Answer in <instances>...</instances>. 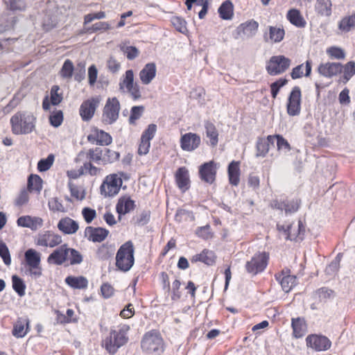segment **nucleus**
<instances>
[{"instance_id":"obj_46","label":"nucleus","mask_w":355,"mask_h":355,"mask_svg":"<svg viewBox=\"0 0 355 355\" xmlns=\"http://www.w3.org/2000/svg\"><path fill=\"white\" fill-rule=\"evenodd\" d=\"M134 83V73L132 69L125 71L124 78L119 83V89L124 92V88L126 89L133 85Z\"/></svg>"},{"instance_id":"obj_12","label":"nucleus","mask_w":355,"mask_h":355,"mask_svg":"<svg viewBox=\"0 0 355 355\" xmlns=\"http://www.w3.org/2000/svg\"><path fill=\"white\" fill-rule=\"evenodd\" d=\"M306 345L315 351L321 352L329 349L331 346L330 340L324 336L317 334H311L306 338Z\"/></svg>"},{"instance_id":"obj_17","label":"nucleus","mask_w":355,"mask_h":355,"mask_svg":"<svg viewBox=\"0 0 355 355\" xmlns=\"http://www.w3.org/2000/svg\"><path fill=\"white\" fill-rule=\"evenodd\" d=\"M290 270H284L281 273L275 275V279L281 284L282 290L288 293L292 288L296 284V277L295 275H289Z\"/></svg>"},{"instance_id":"obj_25","label":"nucleus","mask_w":355,"mask_h":355,"mask_svg":"<svg viewBox=\"0 0 355 355\" xmlns=\"http://www.w3.org/2000/svg\"><path fill=\"white\" fill-rule=\"evenodd\" d=\"M156 65L153 62L146 64L139 72V78L141 83L148 85L151 83L156 75Z\"/></svg>"},{"instance_id":"obj_27","label":"nucleus","mask_w":355,"mask_h":355,"mask_svg":"<svg viewBox=\"0 0 355 355\" xmlns=\"http://www.w3.org/2000/svg\"><path fill=\"white\" fill-rule=\"evenodd\" d=\"M135 207V202L130 198L123 196L119 199L116 205V212L119 214V219H121V216L124 215Z\"/></svg>"},{"instance_id":"obj_28","label":"nucleus","mask_w":355,"mask_h":355,"mask_svg":"<svg viewBox=\"0 0 355 355\" xmlns=\"http://www.w3.org/2000/svg\"><path fill=\"white\" fill-rule=\"evenodd\" d=\"M175 180L178 187L182 191H186L189 188V171L185 167H180L175 173Z\"/></svg>"},{"instance_id":"obj_10","label":"nucleus","mask_w":355,"mask_h":355,"mask_svg":"<svg viewBox=\"0 0 355 355\" xmlns=\"http://www.w3.org/2000/svg\"><path fill=\"white\" fill-rule=\"evenodd\" d=\"M100 96H95L83 102L80 107V115L85 121H89L94 116L101 102Z\"/></svg>"},{"instance_id":"obj_5","label":"nucleus","mask_w":355,"mask_h":355,"mask_svg":"<svg viewBox=\"0 0 355 355\" xmlns=\"http://www.w3.org/2000/svg\"><path fill=\"white\" fill-rule=\"evenodd\" d=\"M120 110L121 105L117 98H108L103 110V122L107 125L115 123L119 119Z\"/></svg>"},{"instance_id":"obj_36","label":"nucleus","mask_w":355,"mask_h":355,"mask_svg":"<svg viewBox=\"0 0 355 355\" xmlns=\"http://www.w3.org/2000/svg\"><path fill=\"white\" fill-rule=\"evenodd\" d=\"M288 21L298 28L305 27L306 22L300 12L297 9H291L287 13Z\"/></svg>"},{"instance_id":"obj_42","label":"nucleus","mask_w":355,"mask_h":355,"mask_svg":"<svg viewBox=\"0 0 355 355\" xmlns=\"http://www.w3.org/2000/svg\"><path fill=\"white\" fill-rule=\"evenodd\" d=\"M103 150L101 148L96 147L95 148L89 149L87 153V158L90 161H93L97 164H103Z\"/></svg>"},{"instance_id":"obj_31","label":"nucleus","mask_w":355,"mask_h":355,"mask_svg":"<svg viewBox=\"0 0 355 355\" xmlns=\"http://www.w3.org/2000/svg\"><path fill=\"white\" fill-rule=\"evenodd\" d=\"M114 250V245L108 243H103L96 250V258L101 261L107 260L113 256Z\"/></svg>"},{"instance_id":"obj_4","label":"nucleus","mask_w":355,"mask_h":355,"mask_svg":"<svg viewBox=\"0 0 355 355\" xmlns=\"http://www.w3.org/2000/svg\"><path fill=\"white\" fill-rule=\"evenodd\" d=\"M143 351L148 353L161 354L164 352V341L160 334L156 331L147 332L141 343Z\"/></svg>"},{"instance_id":"obj_1","label":"nucleus","mask_w":355,"mask_h":355,"mask_svg":"<svg viewBox=\"0 0 355 355\" xmlns=\"http://www.w3.org/2000/svg\"><path fill=\"white\" fill-rule=\"evenodd\" d=\"M35 117L31 112L20 111L10 119L12 132L15 135H27L35 128Z\"/></svg>"},{"instance_id":"obj_38","label":"nucleus","mask_w":355,"mask_h":355,"mask_svg":"<svg viewBox=\"0 0 355 355\" xmlns=\"http://www.w3.org/2000/svg\"><path fill=\"white\" fill-rule=\"evenodd\" d=\"M206 130V135L209 139V144L212 147H215L218 142V133L216 126L209 121H206L205 123Z\"/></svg>"},{"instance_id":"obj_2","label":"nucleus","mask_w":355,"mask_h":355,"mask_svg":"<svg viewBox=\"0 0 355 355\" xmlns=\"http://www.w3.org/2000/svg\"><path fill=\"white\" fill-rule=\"evenodd\" d=\"M129 330L128 325L123 324L120 326L119 331H111L110 336L103 341V346L110 354H114L119 348L128 342L127 333Z\"/></svg>"},{"instance_id":"obj_3","label":"nucleus","mask_w":355,"mask_h":355,"mask_svg":"<svg viewBox=\"0 0 355 355\" xmlns=\"http://www.w3.org/2000/svg\"><path fill=\"white\" fill-rule=\"evenodd\" d=\"M134 245L131 241L121 245L116 255V266L123 272L130 270L135 263Z\"/></svg>"},{"instance_id":"obj_34","label":"nucleus","mask_w":355,"mask_h":355,"mask_svg":"<svg viewBox=\"0 0 355 355\" xmlns=\"http://www.w3.org/2000/svg\"><path fill=\"white\" fill-rule=\"evenodd\" d=\"M215 258V254L212 251L205 249L201 253L193 256L191 262L200 261L211 266L214 263Z\"/></svg>"},{"instance_id":"obj_54","label":"nucleus","mask_w":355,"mask_h":355,"mask_svg":"<svg viewBox=\"0 0 355 355\" xmlns=\"http://www.w3.org/2000/svg\"><path fill=\"white\" fill-rule=\"evenodd\" d=\"M49 121L52 126L59 127L63 121V113L61 110H58L49 116Z\"/></svg>"},{"instance_id":"obj_40","label":"nucleus","mask_w":355,"mask_h":355,"mask_svg":"<svg viewBox=\"0 0 355 355\" xmlns=\"http://www.w3.org/2000/svg\"><path fill=\"white\" fill-rule=\"evenodd\" d=\"M291 325L295 338H301L304 336L306 327L303 320L300 318H293Z\"/></svg>"},{"instance_id":"obj_60","label":"nucleus","mask_w":355,"mask_h":355,"mask_svg":"<svg viewBox=\"0 0 355 355\" xmlns=\"http://www.w3.org/2000/svg\"><path fill=\"white\" fill-rule=\"evenodd\" d=\"M150 211L144 210L136 216V218H135L136 223L139 225H141V226L144 225L148 223V221L150 220Z\"/></svg>"},{"instance_id":"obj_61","label":"nucleus","mask_w":355,"mask_h":355,"mask_svg":"<svg viewBox=\"0 0 355 355\" xmlns=\"http://www.w3.org/2000/svg\"><path fill=\"white\" fill-rule=\"evenodd\" d=\"M111 28L110 24L108 22L101 21L93 24L88 28V31L94 33L96 31H107Z\"/></svg>"},{"instance_id":"obj_53","label":"nucleus","mask_w":355,"mask_h":355,"mask_svg":"<svg viewBox=\"0 0 355 355\" xmlns=\"http://www.w3.org/2000/svg\"><path fill=\"white\" fill-rule=\"evenodd\" d=\"M0 257L6 266L10 265L11 258L10 252L6 243L3 241H0Z\"/></svg>"},{"instance_id":"obj_26","label":"nucleus","mask_w":355,"mask_h":355,"mask_svg":"<svg viewBox=\"0 0 355 355\" xmlns=\"http://www.w3.org/2000/svg\"><path fill=\"white\" fill-rule=\"evenodd\" d=\"M269 33H265L263 35V40L266 42H280L284 37L285 31L283 28L277 26H269Z\"/></svg>"},{"instance_id":"obj_41","label":"nucleus","mask_w":355,"mask_h":355,"mask_svg":"<svg viewBox=\"0 0 355 355\" xmlns=\"http://www.w3.org/2000/svg\"><path fill=\"white\" fill-rule=\"evenodd\" d=\"M42 179L37 175H31L28 179V189L40 192L42 189Z\"/></svg>"},{"instance_id":"obj_55","label":"nucleus","mask_w":355,"mask_h":355,"mask_svg":"<svg viewBox=\"0 0 355 355\" xmlns=\"http://www.w3.org/2000/svg\"><path fill=\"white\" fill-rule=\"evenodd\" d=\"M60 87L58 85H53L51 89V103L53 105H57L62 101V94L58 93Z\"/></svg>"},{"instance_id":"obj_35","label":"nucleus","mask_w":355,"mask_h":355,"mask_svg":"<svg viewBox=\"0 0 355 355\" xmlns=\"http://www.w3.org/2000/svg\"><path fill=\"white\" fill-rule=\"evenodd\" d=\"M66 284L74 289H85L88 286V281L83 276H68L65 279Z\"/></svg>"},{"instance_id":"obj_13","label":"nucleus","mask_w":355,"mask_h":355,"mask_svg":"<svg viewBox=\"0 0 355 355\" xmlns=\"http://www.w3.org/2000/svg\"><path fill=\"white\" fill-rule=\"evenodd\" d=\"M62 237L51 231H46L37 235L35 243L43 247L54 248L62 243Z\"/></svg>"},{"instance_id":"obj_37","label":"nucleus","mask_w":355,"mask_h":355,"mask_svg":"<svg viewBox=\"0 0 355 355\" xmlns=\"http://www.w3.org/2000/svg\"><path fill=\"white\" fill-rule=\"evenodd\" d=\"M334 297V291L327 287H322L316 290L313 294V299L320 303H324L327 300L332 299Z\"/></svg>"},{"instance_id":"obj_58","label":"nucleus","mask_w":355,"mask_h":355,"mask_svg":"<svg viewBox=\"0 0 355 355\" xmlns=\"http://www.w3.org/2000/svg\"><path fill=\"white\" fill-rule=\"evenodd\" d=\"M157 131V125L151 123L148 125V128L142 133L141 138L150 141L154 137Z\"/></svg>"},{"instance_id":"obj_15","label":"nucleus","mask_w":355,"mask_h":355,"mask_svg":"<svg viewBox=\"0 0 355 355\" xmlns=\"http://www.w3.org/2000/svg\"><path fill=\"white\" fill-rule=\"evenodd\" d=\"M87 140L93 144L100 146H108L112 141L110 135L102 130L95 128L92 133L87 136Z\"/></svg>"},{"instance_id":"obj_45","label":"nucleus","mask_w":355,"mask_h":355,"mask_svg":"<svg viewBox=\"0 0 355 355\" xmlns=\"http://www.w3.org/2000/svg\"><path fill=\"white\" fill-rule=\"evenodd\" d=\"M73 71L74 66L72 61L67 59L64 62L60 74L63 78L69 79L72 77Z\"/></svg>"},{"instance_id":"obj_9","label":"nucleus","mask_w":355,"mask_h":355,"mask_svg":"<svg viewBox=\"0 0 355 355\" xmlns=\"http://www.w3.org/2000/svg\"><path fill=\"white\" fill-rule=\"evenodd\" d=\"M301 89L300 87L295 86L288 98L286 103L287 113L289 116H298L301 112Z\"/></svg>"},{"instance_id":"obj_57","label":"nucleus","mask_w":355,"mask_h":355,"mask_svg":"<svg viewBox=\"0 0 355 355\" xmlns=\"http://www.w3.org/2000/svg\"><path fill=\"white\" fill-rule=\"evenodd\" d=\"M82 214L85 222L89 224L96 218V211L95 209H93L92 208L85 207L82 210Z\"/></svg>"},{"instance_id":"obj_62","label":"nucleus","mask_w":355,"mask_h":355,"mask_svg":"<svg viewBox=\"0 0 355 355\" xmlns=\"http://www.w3.org/2000/svg\"><path fill=\"white\" fill-rule=\"evenodd\" d=\"M68 186H69L71 196H73V197L76 198L77 200H82L85 198L84 193L83 192L82 193H80L78 187L76 184L69 182L68 184Z\"/></svg>"},{"instance_id":"obj_6","label":"nucleus","mask_w":355,"mask_h":355,"mask_svg":"<svg viewBox=\"0 0 355 355\" xmlns=\"http://www.w3.org/2000/svg\"><path fill=\"white\" fill-rule=\"evenodd\" d=\"M291 60L284 55H274L266 65V71L270 76H277L285 72L290 67Z\"/></svg>"},{"instance_id":"obj_18","label":"nucleus","mask_w":355,"mask_h":355,"mask_svg":"<svg viewBox=\"0 0 355 355\" xmlns=\"http://www.w3.org/2000/svg\"><path fill=\"white\" fill-rule=\"evenodd\" d=\"M300 205V200L298 199H293L291 200H274L271 205L273 208L284 210L286 214H292L296 212Z\"/></svg>"},{"instance_id":"obj_59","label":"nucleus","mask_w":355,"mask_h":355,"mask_svg":"<svg viewBox=\"0 0 355 355\" xmlns=\"http://www.w3.org/2000/svg\"><path fill=\"white\" fill-rule=\"evenodd\" d=\"M69 252L71 265H76L82 263L83 258L82 254L78 250L73 248H69Z\"/></svg>"},{"instance_id":"obj_20","label":"nucleus","mask_w":355,"mask_h":355,"mask_svg":"<svg viewBox=\"0 0 355 355\" xmlns=\"http://www.w3.org/2000/svg\"><path fill=\"white\" fill-rule=\"evenodd\" d=\"M180 143L184 150L191 151L199 146L200 137L195 133H187L182 136Z\"/></svg>"},{"instance_id":"obj_7","label":"nucleus","mask_w":355,"mask_h":355,"mask_svg":"<svg viewBox=\"0 0 355 355\" xmlns=\"http://www.w3.org/2000/svg\"><path fill=\"white\" fill-rule=\"evenodd\" d=\"M268 258V254L264 252L255 254L245 264L247 272L252 275L261 272L267 266Z\"/></svg>"},{"instance_id":"obj_16","label":"nucleus","mask_w":355,"mask_h":355,"mask_svg":"<svg viewBox=\"0 0 355 355\" xmlns=\"http://www.w3.org/2000/svg\"><path fill=\"white\" fill-rule=\"evenodd\" d=\"M109 230L103 227L88 226L85 228V234L89 241L94 243L103 241L109 234Z\"/></svg>"},{"instance_id":"obj_52","label":"nucleus","mask_w":355,"mask_h":355,"mask_svg":"<svg viewBox=\"0 0 355 355\" xmlns=\"http://www.w3.org/2000/svg\"><path fill=\"white\" fill-rule=\"evenodd\" d=\"M119 153L105 148V150H103V164L112 163L119 159Z\"/></svg>"},{"instance_id":"obj_8","label":"nucleus","mask_w":355,"mask_h":355,"mask_svg":"<svg viewBox=\"0 0 355 355\" xmlns=\"http://www.w3.org/2000/svg\"><path fill=\"white\" fill-rule=\"evenodd\" d=\"M122 184V180L116 174L107 175L101 184V193L105 196H114L116 195Z\"/></svg>"},{"instance_id":"obj_49","label":"nucleus","mask_w":355,"mask_h":355,"mask_svg":"<svg viewBox=\"0 0 355 355\" xmlns=\"http://www.w3.org/2000/svg\"><path fill=\"white\" fill-rule=\"evenodd\" d=\"M54 158L53 154H49L46 158L40 159L37 163V170L40 172L49 170L53 164Z\"/></svg>"},{"instance_id":"obj_19","label":"nucleus","mask_w":355,"mask_h":355,"mask_svg":"<svg viewBox=\"0 0 355 355\" xmlns=\"http://www.w3.org/2000/svg\"><path fill=\"white\" fill-rule=\"evenodd\" d=\"M343 66L339 62L322 63L318 67V72L324 77L331 78L343 71Z\"/></svg>"},{"instance_id":"obj_51","label":"nucleus","mask_w":355,"mask_h":355,"mask_svg":"<svg viewBox=\"0 0 355 355\" xmlns=\"http://www.w3.org/2000/svg\"><path fill=\"white\" fill-rule=\"evenodd\" d=\"M144 112V107L143 105L133 106L130 110V115L129 117L130 124H135V121L138 120Z\"/></svg>"},{"instance_id":"obj_14","label":"nucleus","mask_w":355,"mask_h":355,"mask_svg":"<svg viewBox=\"0 0 355 355\" xmlns=\"http://www.w3.org/2000/svg\"><path fill=\"white\" fill-rule=\"evenodd\" d=\"M69 252V248H68L67 245H62L49 254L47 258V262L50 264L53 263L60 266L67 260Z\"/></svg>"},{"instance_id":"obj_21","label":"nucleus","mask_w":355,"mask_h":355,"mask_svg":"<svg viewBox=\"0 0 355 355\" xmlns=\"http://www.w3.org/2000/svg\"><path fill=\"white\" fill-rule=\"evenodd\" d=\"M58 228L65 234H73L78 228V223L69 217L61 218L58 223Z\"/></svg>"},{"instance_id":"obj_22","label":"nucleus","mask_w":355,"mask_h":355,"mask_svg":"<svg viewBox=\"0 0 355 355\" xmlns=\"http://www.w3.org/2000/svg\"><path fill=\"white\" fill-rule=\"evenodd\" d=\"M259 28V24L254 20H250L240 24L237 28L238 34L250 38L255 35Z\"/></svg>"},{"instance_id":"obj_33","label":"nucleus","mask_w":355,"mask_h":355,"mask_svg":"<svg viewBox=\"0 0 355 355\" xmlns=\"http://www.w3.org/2000/svg\"><path fill=\"white\" fill-rule=\"evenodd\" d=\"M24 259L28 267L36 268L41 263V254L30 248L25 252Z\"/></svg>"},{"instance_id":"obj_11","label":"nucleus","mask_w":355,"mask_h":355,"mask_svg":"<svg viewBox=\"0 0 355 355\" xmlns=\"http://www.w3.org/2000/svg\"><path fill=\"white\" fill-rule=\"evenodd\" d=\"M218 164L214 161L205 162L199 167V175L201 180L211 184L216 180Z\"/></svg>"},{"instance_id":"obj_64","label":"nucleus","mask_w":355,"mask_h":355,"mask_svg":"<svg viewBox=\"0 0 355 355\" xmlns=\"http://www.w3.org/2000/svg\"><path fill=\"white\" fill-rule=\"evenodd\" d=\"M196 234L204 239H207L211 236L210 226L207 225L205 226L199 227L196 231Z\"/></svg>"},{"instance_id":"obj_23","label":"nucleus","mask_w":355,"mask_h":355,"mask_svg":"<svg viewBox=\"0 0 355 355\" xmlns=\"http://www.w3.org/2000/svg\"><path fill=\"white\" fill-rule=\"evenodd\" d=\"M17 223L18 226L28 227L32 230H36L42 226L43 220L39 217L23 216L18 218Z\"/></svg>"},{"instance_id":"obj_30","label":"nucleus","mask_w":355,"mask_h":355,"mask_svg":"<svg viewBox=\"0 0 355 355\" xmlns=\"http://www.w3.org/2000/svg\"><path fill=\"white\" fill-rule=\"evenodd\" d=\"M230 183L232 185L237 186L240 181L239 162L232 161L230 163L227 168Z\"/></svg>"},{"instance_id":"obj_50","label":"nucleus","mask_w":355,"mask_h":355,"mask_svg":"<svg viewBox=\"0 0 355 355\" xmlns=\"http://www.w3.org/2000/svg\"><path fill=\"white\" fill-rule=\"evenodd\" d=\"M175 220L179 223L183 220H193L194 216L192 211L184 209H178L175 216Z\"/></svg>"},{"instance_id":"obj_48","label":"nucleus","mask_w":355,"mask_h":355,"mask_svg":"<svg viewBox=\"0 0 355 355\" xmlns=\"http://www.w3.org/2000/svg\"><path fill=\"white\" fill-rule=\"evenodd\" d=\"M355 26V15L344 17L339 23V29L345 32L350 31L351 28Z\"/></svg>"},{"instance_id":"obj_32","label":"nucleus","mask_w":355,"mask_h":355,"mask_svg":"<svg viewBox=\"0 0 355 355\" xmlns=\"http://www.w3.org/2000/svg\"><path fill=\"white\" fill-rule=\"evenodd\" d=\"M29 328V320L28 318H19L15 324L12 330V334L16 338L24 337Z\"/></svg>"},{"instance_id":"obj_24","label":"nucleus","mask_w":355,"mask_h":355,"mask_svg":"<svg viewBox=\"0 0 355 355\" xmlns=\"http://www.w3.org/2000/svg\"><path fill=\"white\" fill-rule=\"evenodd\" d=\"M274 147V136L268 135L266 138H259L257 141V157H264L269 151L270 146Z\"/></svg>"},{"instance_id":"obj_43","label":"nucleus","mask_w":355,"mask_h":355,"mask_svg":"<svg viewBox=\"0 0 355 355\" xmlns=\"http://www.w3.org/2000/svg\"><path fill=\"white\" fill-rule=\"evenodd\" d=\"M274 136V143L275 141H277V150L284 153H287L291 149V145L288 141L284 139L280 135H275Z\"/></svg>"},{"instance_id":"obj_47","label":"nucleus","mask_w":355,"mask_h":355,"mask_svg":"<svg viewBox=\"0 0 355 355\" xmlns=\"http://www.w3.org/2000/svg\"><path fill=\"white\" fill-rule=\"evenodd\" d=\"M343 76L342 81L346 83L355 74V63L353 61L347 62L343 68Z\"/></svg>"},{"instance_id":"obj_39","label":"nucleus","mask_w":355,"mask_h":355,"mask_svg":"<svg viewBox=\"0 0 355 355\" xmlns=\"http://www.w3.org/2000/svg\"><path fill=\"white\" fill-rule=\"evenodd\" d=\"M233 3L230 1L227 0L220 6L218 12L223 19L228 20L231 19L233 16Z\"/></svg>"},{"instance_id":"obj_56","label":"nucleus","mask_w":355,"mask_h":355,"mask_svg":"<svg viewBox=\"0 0 355 355\" xmlns=\"http://www.w3.org/2000/svg\"><path fill=\"white\" fill-rule=\"evenodd\" d=\"M74 79L77 82H81L85 78V64L80 62L74 69Z\"/></svg>"},{"instance_id":"obj_44","label":"nucleus","mask_w":355,"mask_h":355,"mask_svg":"<svg viewBox=\"0 0 355 355\" xmlns=\"http://www.w3.org/2000/svg\"><path fill=\"white\" fill-rule=\"evenodd\" d=\"M12 288L20 296L25 295L26 284L17 275L12 277Z\"/></svg>"},{"instance_id":"obj_63","label":"nucleus","mask_w":355,"mask_h":355,"mask_svg":"<svg viewBox=\"0 0 355 355\" xmlns=\"http://www.w3.org/2000/svg\"><path fill=\"white\" fill-rule=\"evenodd\" d=\"M328 54L336 59H343L345 53L343 49L338 47H331L327 50Z\"/></svg>"},{"instance_id":"obj_29","label":"nucleus","mask_w":355,"mask_h":355,"mask_svg":"<svg viewBox=\"0 0 355 355\" xmlns=\"http://www.w3.org/2000/svg\"><path fill=\"white\" fill-rule=\"evenodd\" d=\"M331 0H316L315 3V12L322 17H330L332 13Z\"/></svg>"}]
</instances>
